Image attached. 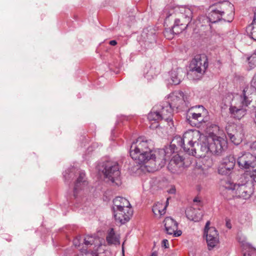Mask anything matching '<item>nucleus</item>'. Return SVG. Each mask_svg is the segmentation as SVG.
Returning <instances> with one entry per match:
<instances>
[{
    "label": "nucleus",
    "instance_id": "nucleus-41",
    "mask_svg": "<svg viewBox=\"0 0 256 256\" xmlns=\"http://www.w3.org/2000/svg\"><path fill=\"white\" fill-rule=\"evenodd\" d=\"M151 256H157V254H156V252H154L152 254Z\"/></svg>",
    "mask_w": 256,
    "mask_h": 256
},
{
    "label": "nucleus",
    "instance_id": "nucleus-38",
    "mask_svg": "<svg viewBox=\"0 0 256 256\" xmlns=\"http://www.w3.org/2000/svg\"><path fill=\"white\" fill-rule=\"evenodd\" d=\"M226 226L230 229L232 228V225L229 220H226Z\"/></svg>",
    "mask_w": 256,
    "mask_h": 256
},
{
    "label": "nucleus",
    "instance_id": "nucleus-34",
    "mask_svg": "<svg viewBox=\"0 0 256 256\" xmlns=\"http://www.w3.org/2000/svg\"><path fill=\"white\" fill-rule=\"evenodd\" d=\"M204 165L208 168H211L213 166V162L212 158H207L204 160Z\"/></svg>",
    "mask_w": 256,
    "mask_h": 256
},
{
    "label": "nucleus",
    "instance_id": "nucleus-32",
    "mask_svg": "<svg viewBox=\"0 0 256 256\" xmlns=\"http://www.w3.org/2000/svg\"><path fill=\"white\" fill-rule=\"evenodd\" d=\"M249 64H252L251 67L254 66L256 64V54L254 53L248 58Z\"/></svg>",
    "mask_w": 256,
    "mask_h": 256
},
{
    "label": "nucleus",
    "instance_id": "nucleus-25",
    "mask_svg": "<svg viewBox=\"0 0 256 256\" xmlns=\"http://www.w3.org/2000/svg\"><path fill=\"white\" fill-rule=\"evenodd\" d=\"M168 200L169 198H168L165 206H164V204L161 202H158L155 204V205L153 206L152 210L154 214L156 216L158 215L161 216L166 213V208L168 204Z\"/></svg>",
    "mask_w": 256,
    "mask_h": 256
},
{
    "label": "nucleus",
    "instance_id": "nucleus-13",
    "mask_svg": "<svg viewBox=\"0 0 256 256\" xmlns=\"http://www.w3.org/2000/svg\"><path fill=\"white\" fill-rule=\"evenodd\" d=\"M210 225V222L208 221L205 226L204 234L206 236L208 246L213 248L216 246L218 241V234L216 228L214 227H209Z\"/></svg>",
    "mask_w": 256,
    "mask_h": 256
},
{
    "label": "nucleus",
    "instance_id": "nucleus-20",
    "mask_svg": "<svg viewBox=\"0 0 256 256\" xmlns=\"http://www.w3.org/2000/svg\"><path fill=\"white\" fill-rule=\"evenodd\" d=\"M130 202L122 197H116L113 200L112 210H120L126 208H131Z\"/></svg>",
    "mask_w": 256,
    "mask_h": 256
},
{
    "label": "nucleus",
    "instance_id": "nucleus-11",
    "mask_svg": "<svg viewBox=\"0 0 256 256\" xmlns=\"http://www.w3.org/2000/svg\"><path fill=\"white\" fill-rule=\"evenodd\" d=\"M170 102L168 103L173 108L183 110L188 108V98L181 91L172 94L170 96Z\"/></svg>",
    "mask_w": 256,
    "mask_h": 256
},
{
    "label": "nucleus",
    "instance_id": "nucleus-8",
    "mask_svg": "<svg viewBox=\"0 0 256 256\" xmlns=\"http://www.w3.org/2000/svg\"><path fill=\"white\" fill-rule=\"evenodd\" d=\"M250 150L254 155L248 152H244L238 158V164L242 168H256V140L250 144Z\"/></svg>",
    "mask_w": 256,
    "mask_h": 256
},
{
    "label": "nucleus",
    "instance_id": "nucleus-17",
    "mask_svg": "<svg viewBox=\"0 0 256 256\" xmlns=\"http://www.w3.org/2000/svg\"><path fill=\"white\" fill-rule=\"evenodd\" d=\"M228 138L236 145L242 141V134L239 132L234 125H230L226 128Z\"/></svg>",
    "mask_w": 256,
    "mask_h": 256
},
{
    "label": "nucleus",
    "instance_id": "nucleus-1",
    "mask_svg": "<svg viewBox=\"0 0 256 256\" xmlns=\"http://www.w3.org/2000/svg\"><path fill=\"white\" fill-rule=\"evenodd\" d=\"M150 140L139 138L136 142L133 143L130 149V156L136 162L140 164H144L149 172L158 170L166 164V154L174 152L170 146L166 150L161 149L158 151H152Z\"/></svg>",
    "mask_w": 256,
    "mask_h": 256
},
{
    "label": "nucleus",
    "instance_id": "nucleus-26",
    "mask_svg": "<svg viewBox=\"0 0 256 256\" xmlns=\"http://www.w3.org/2000/svg\"><path fill=\"white\" fill-rule=\"evenodd\" d=\"M142 36L144 38L146 39V42L148 41L150 43H154L156 41V36L154 32V30L151 28H150V30L148 28L144 30Z\"/></svg>",
    "mask_w": 256,
    "mask_h": 256
},
{
    "label": "nucleus",
    "instance_id": "nucleus-5",
    "mask_svg": "<svg viewBox=\"0 0 256 256\" xmlns=\"http://www.w3.org/2000/svg\"><path fill=\"white\" fill-rule=\"evenodd\" d=\"M208 18L211 23H215L221 19L230 22L234 16V6L228 1L219 2L210 7Z\"/></svg>",
    "mask_w": 256,
    "mask_h": 256
},
{
    "label": "nucleus",
    "instance_id": "nucleus-29",
    "mask_svg": "<svg viewBox=\"0 0 256 256\" xmlns=\"http://www.w3.org/2000/svg\"><path fill=\"white\" fill-rule=\"evenodd\" d=\"M246 31L252 38L256 40V22H252V24L246 28Z\"/></svg>",
    "mask_w": 256,
    "mask_h": 256
},
{
    "label": "nucleus",
    "instance_id": "nucleus-35",
    "mask_svg": "<svg viewBox=\"0 0 256 256\" xmlns=\"http://www.w3.org/2000/svg\"><path fill=\"white\" fill-rule=\"evenodd\" d=\"M253 182L256 184V168L253 172L252 174L250 176Z\"/></svg>",
    "mask_w": 256,
    "mask_h": 256
},
{
    "label": "nucleus",
    "instance_id": "nucleus-6",
    "mask_svg": "<svg viewBox=\"0 0 256 256\" xmlns=\"http://www.w3.org/2000/svg\"><path fill=\"white\" fill-rule=\"evenodd\" d=\"M98 170L104 174V178L108 182H110L116 186L121 184L120 172L117 162H104L98 166Z\"/></svg>",
    "mask_w": 256,
    "mask_h": 256
},
{
    "label": "nucleus",
    "instance_id": "nucleus-40",
    "mask_svg": "<svg viewBox=\"0 0 256 256\" xmlns=\"http://www.w3.org/2000/svg\"><path fill=\"white\" fill-rule=\"evenodd\" d=\"M109 43L112 46H115L117 44V42L115 40H110Z\"/></svg>",
    "mask_w": 256,
    "mask_h": 256
},
{
    "label": "nucleus",
    "instance_id": "nucleus-7",
    "mask_svg": "<svg viewBox=\"0 0 256 256\" xmlns=\"http://www.w3.org/2000/svg\"><path fill=\"white\" fill-rule=\"evenodd\" d=\"M208 66L207 56L204 54L197 55L190 64L188 76L190 79H198L205 72Z\"/></svg>",
    "mask_w": 256,
    "mask_h": 256
},
{
    "label": "nucleus",
    "instance_id": "nucleus-10",
    "mask_svg": "<svg viewBox=\"0 0 256 256\" xmlns=\"http://www.w3.org/2000/svg\"><path fill=\"white\" fill-rule=\"evenodd\" d=\"M208 140L210 151L216 155H221L227 148V142L223 137L213 135Z\"/></svg>",
    "mask_w": 256,
    "mask_h": 256
},
{
    "label": "nucleus",
    "instance_id": "nucleus-33",
    "mask_svg": "<svg viewBox=\"0 0 256 256\" xmlns=\"http://www.w3.org/2000/svg\"><path fill=\"white\" fill-rule=\"evenodd\" d=\"M251 86L254 88L256 90V73L254 74L252 80H251ZM255 117L254 118V122L256 124V110L254 114Z\"/></svg>",
    "mask_w": 256,
    "mask_h": 256
},
{
    "label": "nucleus",
    "instance_id": "nucleus-27",
    "mask_svg": "<svg viewBox=\"0 0 256 256\" xmlns=\"http://www.w3.org/2000/svg\"><path fill=\"white\" fill-rule=\"evenodd\" d=\"M86 184L87 182L85 180V174L83 172L80 173L74 187V195L75 196V194L78 190L82 188L83 186H86Z\"/></svg>",
    "mask_w": 256,
    "mask_h": 256
},
{
    "label": "nucleus",
    "instance_id": "nucleus-23",
    "mask_svg": "<svg viewBox=\"0 0 256 256\" xmlns=\"http://www.w3.org/2000/svg\"><path fill=\"white\" fill-rule=\"evenodd\" d=\"M165 230L168 234H172L178 229V223L170 217L166 218L164 220Z\"/></svg>",
    "mask_w": 256,
    "mask_h": 256
},
{
    "label": "nucleus",
    "instance_id": "nucleus-37",
    "mask_svg": "<svg viewBox=\"0 0 256 256\" xmlns=\"http://www.w3.org/2000/svg\"><path fill=\"white\" fill-rule=\"evenodd\" d=\"M162 246L165 248H168V242L167 240L164 239L162 242Z\"/></svg>",
    "mask_w": 256,
    "mask_h": 256
},
{
    "label": "nucleus",
    "instance_id": "nucleus-3",
    "mask_svg": "<svg viewBox=\"0 0 256 256\" xmlns=\"http://www.w3.org/2000/svg\"><path fill=\"white\" fill-rule=\"evenodd\" d=\"M166 19L172 16L174 19V26L172 29H166L164 32V36L168 38H172V34L181 33L188 27L194 28L190 22L192 18V11L191 8L186 6H176L171 8L166 14Z\"/></svg>",
    "mask_w": 256,
    "mask_h": 256
},
{
    "label": "nucleus",
    "instance_id": "nucleus-2",
    "mask_svg": "<svg viewBox=\"0 0 256 256\" xmlns=\"http://www.w3.org/2000/svg\"><path fill=\"white\" fill-rule=\"evenodd\" d=\"M208 144V138L205 136L198 130H191L186 132L182 138L176 136L170 148L175 150L176 146H180L190 155L202 157L210 151Z\"/></svg>",
    "mask_w": 256,
    "mask_h": 256
},
{
    "label": "nucleus",
    "instance_id": "nucleus-14",
    "mask_svg": "<svg viewBox=\"0 0 256 256\" xmlns=\"http://www.w3.org/2000/svg\"><path fill=\"white\" fill-rule=\"evenodd\" d=\"M236 164V159L233 156H229L223 158L218 168V172L222 175L230 174Z\"/></svg>",
    "mask_w": 256,
    "mask_h": 256
},
{
    "label": "nucleus",
    "instance_id": "nucleus-15",
    "mask_svg": "<svg viewBox=\"0 0 256 256\" xmlns=\"http://www.w3.org/2000/svg\"><path fill=\"white\" fill-rule=\"evenodd\" d=\"M116 221L120 224H124L128 222L132 214V208H126L120 210H113Z\"/></svg>",
    "mask_w": 256,
    "mask_h": 256
},
{
    "label": "nucleus",
    "instance_id": "nucleus-31",
    "mask_svg": "<svg viewBox=\"0 0 256 256\" xmlns=\"http://www.w3.org/2000/svg\"><path fill=\"white\" fill-rule=\"evenodd\" d=\"M80 236H77L73 240V244L76 247L79 248L80 250H82V252L86 251V249L84 248V246L81 248V244L80 242Z\"/></svg>",
    "mask_w": 256,
    "mask_h": 256
},
{
    "label": "nucleus",
    "instance_id": "nucleus-21",
    "mask_svg": "<svg viewBox=\"0 0 256 256\" xmlns=\"http://www.w3.org/2000/svg\"><path fill=\"white\" fill-rule=\"evenodd\" d=\"M185 72L181 68L173 69L170 72V79L174 84H178L183 80Z\"/></svg>",
    "mask_w": 256,
    "mask_h": 256
},
{
    "label": "nucleus",
    "instance_id": "nucleus-19",
    "mask_svg": "<svg viewBox=\"0 0 256 256\" xmlns=\"http://www.w3.org/2000/svg\"><path fill=\"white\" fill-rule=\"evenodd\" d=\"M186 214L188 219L194 222H198L202 219L203 212L200 209L190 208L186 210Z\"/></svg>",
    "mask_w": 256,
    "mask_h": 256
},
{
    "label": "nucleus",
    "instance_id": "nucleus-24",
    "mask_svg": "<svg viewBox=\"0 0 256 256\" xmlns=\"http://www.w3.org/2000/svg\"><path fill=\"white\" fill-rule=\"evenodd\" d=\"M99 242L100 239L98 238L88 235L84 237L82 246H84V248L86 250L87 248L92 245H97L100 246V244Z\"/></svg>",
    "mask_w": 256,
    "mask_h": 256
},
{
    "label": "nucleus",
    "instance_id": "nucleus-18",
    "mask_svg": "<svg viewBox=\"0 0 256 256\" xmlns=\"http://www.w3.org/2000/svg\"><path fill=\"white\" fill-rule=\"evenodd\" d=\"M156 107L159 108L160 114L162 115L163 120H165L167 122L171 121L172 110L174 108L168 102H166L162 106H157Z\"/></svg>",
    "mask_w": 256,
    "mask_h": 256
},
{
    "label": "nucleus",
    "instance_id": "nucleus-36",
    "mask_svg": "<svg viewBox=\"0 0 256 256\" xmlns=\"http://www.w3.org/2000/svg\"><path fill=\"white\" fill-rule=\"evenodd\" d=\"M182 234V232L181 230H176L174 232V233H172V234H173L175 237H177L180 236Z\"/></svg>",
    "mask_w": 256,
    "mask_h": 256
},
{
    "label": "nucleus",
    "instance_id": "nucleus-39",
    "mask_svg": "<svg viewBox=\"0 0 256 256\" xmlns=\"http://www.w3.org/2000/svg\"><path fill=\"white\" fill-rule=\"evenodd\" d=\"M151 71H152V70H150L149 72H148L144 74V76L145 78H146L147 79H150V75L148 74V73L150 72V73H152L151 72Z\"/></svg>",
    "mask_w": 256,
    "mask_h": 256
},
{
    "label": "nucleus",
    "instance_id": "nucleus-22",
    "mask_svg": "<svg viewBox=\"0 0 256 256\" xmlns=\"http://www.w3.org/2000/svg\"><path fill=\"white\" fill-rule=\"evenodd\" d=\"M210 22L208 16H201L198 18L193 23L194 24L192 25L194 28L193 29L194 30H195L197 28L198 30H204L202 28H208L210 26Z\"/></svg>",
    "mask_w": 256,
    "mask_h": 256
},
{
    "label": "nucleus",
    "instance_id": "nucleus-30",
    "mask_svg": "<svg viewBox=\"0 0 256 256\" xmlns=\"http://www.w3.org/2000/svg\"><path fill=\"white\" fill-rule=\"evenodd\" d=\"M106 240L110 244H116L118 243L119 238L116 236L112 228L110 230L108 236H106Z\"/></svg>",
    "mask_w": 256,
    "mask_h": 256
},
{
    "label": "nucleus",
    "instance_id": "nucleus-12",
    "mask_svg": "<svg viewBox=\"0 0 256 256\" xmlns=\"http://www.w3.org/2000/svg\"><path fill=\"white\" fill-rule=\"evenodd\" d=\"M198 108L200 112H192L189 110L187 120L192 126H200V124L202 122H205L207 120L204 118V114L206 113V110L202 106H198Z\"/></svg>",
    "mask_w": 256,
    "mask_h": 256
},
{
    "label": "nucleus",
    "instance_id": "nucleus-28",
    "mask_svg": "<svg viewBox=\"0 0 256 256\" xmlns=\"http://www.w3.org/2000/svg\"><path fill=\"white\" fill-rule=\"evenodd\" d=\"M148 118L150 120H163L162 115L160 114L159 108L155 106L152 112H150L148 116Z\"/></svg>",
    "mask_w": 256,
    "mask_h": 256
},
{
    "label": "nucleus",
    "instance_id": "nucleus-42",
    "mask_svg": "<svg viewBox=\"0 0 256 256\" xmlns=\"http://www.w3.org/2000/svg\"><path fill=\"white\" fill-rule=\"evenodd\" d=\"M194 202H198L196 198L194 199Z\"/></svg>",
    "mask_w": 256,
    "mask_h": 256
},
{
    "label": "nucleus",
    "instance_id": "nucleus-16",
    "mask_svg": "<svg viewBox=\"0 0 256 256\" xmlns=\"http://www.w3.org/2000/svg\"><path fill=\"white\" fill-rule=\"evenodd\" d=\"M184 165V159L178 154L174 156L170 160L168 168L172 173H178L181 171Z\"/></svg>",
    "mask_w": 256,
    "mask_h": 256
},
{
    "label": "nucleus",
    "instance_id": "nucleus-9",
    "mask_svg": "<svg viewBox=\"0 0 256 256\" xmlns=\"http://www.w3.org/2000/svg\"><path fill=\"white\" fill-rule=\"evenodd\" d=\"M241 178H244L246 180L244 183L232 184L230 187L226 186V188L228 190H235V194L237 197L247 200L250 197L254 192L252 184L247 180L249 178L248 174H244Z\"/></svg>",
    "mask_w": 256,
    "mask_h": 256
},
{
    "label": "nucleus",
    "instance_id": "nucleus-4",
    "mask_svg": "<svg viewBox=\"0 0 256 256\" xmlns=\"http://www.w3.org/2000/svg\"><path fill=\"white\" fill-rule=\"evenodd\" d=\"M248 92V88L244 90L242 94H228L223 99L222 108L229 107L230 116L240 120L246 114V108L250 104L252 99Z\"/></svg>",
    "mask_w": 256,
    "mask_h": 256
}]
</instances>
